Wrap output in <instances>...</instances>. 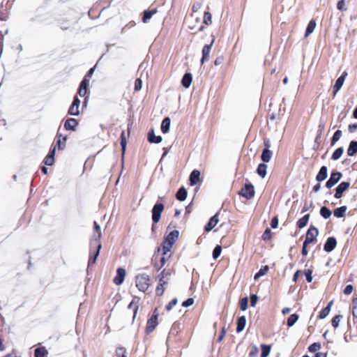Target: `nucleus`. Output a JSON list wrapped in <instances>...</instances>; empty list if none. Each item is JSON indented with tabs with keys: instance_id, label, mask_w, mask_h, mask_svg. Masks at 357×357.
Returning <instances> with one entry per match:
<instances>
[{
	"instance_id": "f257e3e1",
	"label": "nucleus",
	"mask_w": 357,
	"mask_h": 357,
	"mask_svg": "<svg viewBox=\"0 0 357 357\" xmlns=\"http://www.w3.org/2000/svg\"><path fill=\"white\" fill-rule=\"evenodd\" d=\"M179 232L178 230L172 231L165 238L162 243V251L166 255L169 252L172 248L173 245L175 243L178 238Z\"/></svg>"
},
{
	"instance_id": "f03ea898",
	"label": "nucleus",
	"mask_w": 357,
	"mask_h": 357,
	"mask_svg": "<svg viewBox=\"0 0 357 357\" xmlns=\"http://www.w3.org/2000/svg\"><path fill=\"white\" fill-rule=\"evenodd\" d=\"M150 285V279L148 275L142 274L136 277V287L141 291H146Z\"/></svg>"
},
{
	"instance_id": "7ed1b4c3",
	"label": "nucleus",
	"mask_w": 357,
	"mask_h": 357,
	"mask_svg": "<svg viewBox=\"0 0 357 357\" xmlns=\"http://www.w3.org/2000/svg\"><path fill=\"white\" fill-rule=\"evenodd\" d=\"M319 235V230L314 226L311 225L307 229L304 243L307 244L314 243L317 241V237Z\"/></svg>"
},
{
	"instance_id": "20e7f679",
	"label": "nucleus",
	"mask_w": 357,
	"mask_h": 357,
	"mask_svg": "<svg viewBox=\"0 0 357 357\" xmlns=\"http://www.w3.org/2000/svg\"><path fill=\"white\" fill-rule=\"evenodd\" d=\"M255 194V188L254 185L251 183H245V185L238 192L239 195L246 198L247 199H250L254 197Z\"/></svg>"
},
{
	"instance_id": "39448f33",
	"label": "nucleus",
	"mask_w": 357,
	"mask_h": 357,
	"mask_svg": "<svg viewBox=\"0 0 357 357\" xmlns=\"http://www.w3.org/2000/svg\"><path fill=\"white\" fill-rule=\"evenodd\" d=\"M264 149L262 151L261 158L264 162H268L272 157L273 153L269 150L271 144L270 141L268 139H264Z\"/></svg>"
},
{
	"instance_id": "423d86ee",
	"label": "nucleus",
	"mask_w": 357,
	"mask_h": 357,
	"mask_svg": "<svg viewBox=\"0 0 357 357\" xmlns=\"http://www.w3.org/2000/svg\"><path fill=\"white\" fill-rule=\"evenodd\" d=\"M156 328V308L153 310L151 317L148 320L146 327V335L153 333Z\"/></svg>"
},
{
	"instance_id": "0eeeda50",
	"label": "nucleus",
	"mask_w": 357,
	"mask_h": 357,
	"mask_svg": "<svg viewBox=\"0 0 357 357\" xmlns=\"http://www.w3.org/2000/svg\"><path fill=\"white\" fill-rule=\"evenodd\" d=\"M342 174L340 172H332L329 179L326 183V187L327 188H331L341 179Z\"/></svg>"
},
{
	"instance_id": "6e6552de",
	"label": "nucleus",
	"mask_w": 357,
	"mask_h": 357,
	"mask_svg": "<svg viewBox=\"0 0 357 357\" xmlns=\"http://www.w3.org/2000/svg\"><path fill=\"white\" fill-rule=\"evenodd\" d=\"M350 187V183L343 181L340 183L335 188V192L334 197L337 199H340L343 196V193L347 191Z\"/></svg>"
},
{
	"instance_id": "1a4fd4ad",
	"label": "nucleus",
	"mask_w": 357,
	"mask_h": 357,
	"mask_svg": "<svg viewBox=\"0 0 357 357\" xmlns=\"http://www.w3.org/2000/svg\"><path fill=\"white\" fill-rule=\"evenodd\" d=\"M93 231H94V234L93 236V239L91 242V245H93V244L100 243L98 242V241L102 236L100 227L96 221H94V222H93Z\"/></svg>"
},
{
	"instance_id": "9d476101",
	"label": "nucleus",
	"mask_w": 357,
	"mask_h": 357,
	"mask_svg": "<svg viewBox=\"0 0 357 357\" xmlns=\"http://www.w3.org/2000/svg\"><path fill=\"white\" fill-rule=\"evenodd\" d=\"M215 39L213 38L210 44L205 45L203 47L202 53V56L201 59V63L203 64L205 61L208 60L209 59L210 52L211 51L212 46L213 45Z\"/></svg>"
},
{
	"instance_id": "9b49d317",
	"label": "nucleus",
	"mask_w": 357,
	"mask_h": 357,
	"mask_svg": "<svg viewBox=\"0 0 357 357\" xmlns=\"http://www.w3.org/2000/svg\"><path fill=\"white\" fill-rule=\"evenodd\" d=\"M126 270L123 268H118L116 270V275L114 277L113 282L116 285L121 284L126 277Z\"/></svg>"
},
{
	"instance_id": "f8f14e48",
	"label": "nucleus",
	"mask_w": 357,
	"mask_h": 357,
	"mask_svg": "<svg viewBox=\"0 0 357 357\" xmlns=\"http://www.w3.org/2000/svg\"><path fill=\"white\" fill-rule=\"evenodd\" d=\"M336 245H337V241H336L335 238L333 237V236L329 237L327 238V240L324 244V250L326 252H331L335 248Z\"/></svg>"
},
{
	"instance_id": "ddd939ff",
	"label": "nucleus",
	"mask_w": 357,
	"mask_h": 357,
	"mask_svg": "<svg viewBox=\"0 0 357 357\" xmlns=\"http://www.w3.org/2000/svg\"><path fill=\"white\" fill-rule=\"evenodd\" d=\"M347 76V73L346 71H344L342 74V75L337 79V80L333 86V96H335V94L337 93V91L341 89Z\"/></svg>"
},
{
	"instance_id": "4468645a",
	"label": "nucleus",
	"mask_w": 357,
	"mask_h": 357,
	"mask_svg": "<svg viewBox=\"0 0 357 357\" xmlns=\"http://www.w3.org/2000/svg\"><path fill=\"white\" fill-rule=\"evenodd\" d=\"M218 222V213H216L210 218L208 222L205 225L204 231L206 232H209L217 225Z\"/></svg>"
},
{
	"instance_id": "2eb2a0df",
	"label": "nucleus",
	"mask_w": 357,
	"mask_h": 357,
	"mask_svg": "<svg viewBox=\"0 0 357 357\" xmlns=\"http://www.w3.org/2000/svg\"><path fill=\"white\" fill-rule=\"evenodd\" d=\"M93 246H94V248H95V251H94L93 256H91L89 259V263H88L89 266H91L96 264V259L98 257L100 249L102 248V245L100 243L93 244V245H91V247H93Z\"/></svg>"
},
{
	"instance_id": "dca6fc26",
	"label": "nucleus",
	"mask_w": 357,
	"mask_h": 357,
	"mask_svg": "<svg viewBox=\"0 0 357 357\" xmlns=\"http://www.w3.org/2000/svg\"><path fill=\"white\" fill-rule=\"evenodd\" d=\"M200 172L199 170H193L190 175V182L191 185H197L199 182Z\"/></svg>"
},
{
	"instance_id": "f3484780",
	"label": "nucleus",
	"mask_w": 357,
	"mask_h": 357,
	"mask_svg": "<svg viewBox=\"0 0 357 357\" xmlns=\"http://www.w3.org/2000/svg\"><path fill=\"white\" fill-rule=\"evenodd\" d=\"M77 125V121L75 119L70 118L66 121L64 128L68 130H75Z\"/></svg>"
},
{
	"instance_id": "a211bd4d",
	"label": "nucleus",
	"mask_w": 357,
	"mask_h": 357,
	"mask_svg": "<svg viewBox=\"0 0 357 357\" xmlns=\"http://www.w3.org/2000/svg\"><path fill=\"white\" fill-rule=\"evenodd\" d=\"M327 171H328L327 167L322 166L320 168L319 172H318L317 175L316 176V180L318 182H321L324 180H325L327 177Z\"/></svg>"
},
{
	"instance_id": "6ab92c4d",
	"label": "nucleus",
	"mask_w": 357,
	"mask_h": 357,
	"mask_svg": "<svg viewBox=\"0 0 357 357\" xmlns=\"http://www.w3.org/2000/svg\"><path fill=\"white\" fill-rule=\"evenodd\" d=\"M236 332L241 333L245 328L246 324V318L245 316H241L237 319Z\"/></svg>"
},
{
	"instance_id": "aec40b11",
	"label": "nucleus",
	"mask_w": 357,
	"mask_h": 357,
	"mask_svg": "<svg viewBox=\"0 0 357 357\" xmlns=\"http://www.w3.org/2000/svg\"><path fill=\"white\" fill-rule=\"evenodd\" d=\"M192 74L190 73H187L183 75V77L182 78V80H181L182 85L185 88H188L192 83Z\"/></svg>"
},
{
	"instance_id": "412c9836",
	"label": "nucleus",
	"mask_w": 357,
	"mask_h": 357,
	"mask_svg": "<svg viewBox=\"0 0 357 357\" xmlns=\"http://www.w3.org/2000/svg\"><path fill=\"white\" fill-rule=\"evenodd\" d=\"M333 303V301H330V302L328 303L327 306H326V307H324V309L320 312V313H319V316H318V318H319V319H323L326 318V317L328 315V314H329V312H330V311H331V306H332Z\"/></svg>"
},
{
	"instance_id": "4be33fe9",
	"label": "nucleus",
	"mask_w": 357,
	"mask_h": 357,
	"mask_svg": "<svg viewBox=\"0 0 357 357\" xmlns=\"http://www.w3.org/2000/svg\"><path fill=\"white\" fill-rule=\"evenodd\" d=\"M170 123H171V119L169 117H166L163 119V121H162V123H161V127H160L161 131L163 133H167L169 132V127H170Z\"/></svg>"
},
{
	"instance_id": "5701e85b",
	"label": "nucleus",
	"mask_w": 357,
	"mask_h": 357,
	"mask_svg": "<svg viewBox=\"0 0 357 357\" xmlns=\"http://www.w3.org/2000/svg\"><path fill=\"white\" fill-rule=\"evenodd\" d=\"M156 13V9L153 8L151 10H145L142 17V22L147 23L149 20L152 17L153 15Z\"/></svg>"
},
{
	"instance_id": "b1692460",
	"label": "nucleus",
	"mask_w": 357,
	"mask_h": 357,
	"mask_svg": "<svg viewBox=\"0 0 357 357\" xmlns=\"http://www.w3.org/2000/svg\"><path fill=\"white\" fill-rule=\"evenodd\" d=\"M347 210V207L346 206H342L335 208L333 211V214L336 218H343L345 216Z\"/></svg>"
},
{
	"instance_id": "393cba45",
	"label": "nucleus",
	"mask_w": 357,
	"mask_h": 357,
	"mask_svg": "<svg viewBox=\"0 0 357 357\" xmlns=\"http://www.w3.org/2000/svg\"><path fill=\"white\" fill-rule=\"evenodd\" d=\"M357 153V141H351L347 149V154L349 156H353Z\"/></svg>"
},
{
	"instance_id": "a878e982",
	"label": "nucleus",
	"mask_w": 357,
	"mask_h": 357,
	"mask_svg": "<svg viewBox=\"0 0 357 357\" xmlns=\"http://www.w3.org/2000/svg\"><path fill=\"white\" fill-rule=\"evenodd\" d=\"M309 218H310V214L305 215L303 217H302L297 221V222H296L297 227L299 229H302L304 227H305L309 221Z\"/></svg>"
},
{
	"instance_id": "bb28decb",
	"label": "nucleus",
	"mask_w": 357,
	"mask_h": 357,
	"mask_svg": "<svg viewBox=\"0 0 357 357\" xmlns=\"http://www.w3.org/2000/svg\"><path fill=\"white\" fill-rule=\"evenodd\" d=\"M176 197L179 201H184L187 197V191L185 188L181 187L176 194Z\"/></svg>"
},
{
	"instance_id": "cd10ccee",
	"label": "nucleus",
	"mask_w": 357,
	"mask_h": 357,
	"mask_svg": "<svg viewBox=\"0 0 357 357\" xmlns=\"http://www.w3.org/2000/svg\"><path fill=\"white\" fill-rule=\"evenodd\" d=\"M267 165L265 163H260L257 169V174L262 178L266 175Z\"/></svg>"
},
{
	"instance_id": "c85d7f7f",
	"label": "nucleus",
	"mask_w": 357,
	"mask_h": 357,
	"mask_svg": "<svg viewBox=\"0 0 357 357\" xmlns=\"http://www.w3.org/2000/svg\"><path fill=\"white\" fill-rule=\"evenodd\" d=\"M261 357H268L271 350V345L262 344H261Z\"/></svg>"
},
{
	"instance_id": "c756f323",
	"label": "nucleus",
	"mask_w": 357,
	"mask_h": 357,
	"mask_svg": "<svg viewBox=\"0 0 357 357\" xmlns=\"http://www.w3.org/2000/svg\"><path fill=\"white\" fill-rule=\"evenodd\" d=\"M315 26H316L315 20H310L307 24L305 36L307 37L310 33H312L314 31Z\"/></svg>"
},
{
	"instance_id": "7c9ffc66",
	"label": "nucleus",
	"mask_w": 357,
	"mask_h": 357,
	"mask_svg": "<svg viewBox=\"0 0 357 357\" xmlns=\"http://www.w3.org/2000/svg\"><path fill=\"white\" fill-rule=\"evenodd\" d=\"M299 316L297 314H291L287 321V325L288 327H291L298 321Z\"/></svg>"
},
{
	"instance_id": "2f4dec72",
	"label": "nucleus",
	"mask_w": 357,
	"mask_h": 357,
	"mask_svg": "<svg viewBox=\"0 0 357 357\" xmlns=\"http://www.w3.org/2000/svg\"><path fill=\"white\" fill-rule=\"evenodd\" d=\"M351 310L354 322L357 321V297L353 298L352 299Z\"/></svg>"
},
{
	"instance_id": "473e14b6",
	"label": "nucleus",
	"mask_w": 357,
	"mask_h": 357,
	"mask_svg": "<svg viewBox=\"0 0 357 357\" xmlns=\"http://www.w3.org/2000/svg\"><path fill=\"white\" fill-rule=\"evenodd\" d=\"M269 270L268 266L266 265L264 266H262L259 271L255 274L254 278L255 280L259 279L260 277L266 275Z\"/></svg>"
},
{
	"instance_id": "72a5a7b5",
	"label": "nucleus",
	"mask_w": 357,
	"mask_h": 357,
	"mask_svg": "<svg viewBox=\"0 0 357 357\" xmlns=\"http://www.w3.org/2000/svg\"><path fill=\"white\" fill-rule=\"evenodd\" d=\"M126 144H127V142H126V133H125V131H123L121 135V146L122 148V156L123 157L126 152Z\"/></svg>"
},
{
	"instance_id": "f704fd0d",
	"label": "nucleus",
	"mask_w": 357,
	"mask_h": 357,
	"mask_svg": "<svg viewBox=\"0 0 357 357\" xmlns=\"http://www.w3.org/2000/svg\"><path fill=\"white\" fill-rule=\"evenodd\" d=\"M320 214L324 219H328L331 215V211L326 206H322L320 209Z\"/></svg>"
},
{
	"instance_id": "c9c22d12",
	"label": "nucleus",
	"mask_w": 357,
	"mask_h": 357,
	"mask_svg": "<svg viewBox=\"0 0 357 357\" xmlns=\"http://www.w3.org/2000/svg\"><path fill=\"white\" fill-rule=\"evenodd\" d=\"M344 149L342 147L337 148L333 153L331 158L333 160H338L342 155Z\"/></svg>"
},
{
	"instance_id": "e433bc0d",
	"label": "nucleus",
	"mask_w": 357,
	"mask_h": 357,
	"mask_svg": "<svg viewBox=\"0 0 357 357\" xmlns=\"http://www.w3.org/2000/svg\"><path fill=\"white\" fill-rule=\"evenodd\" d=\"M47 354V351L44 347H39L35 350V357H45Z\"/></svg>"
},
{
	"instance_id": "4c0bfd02",
	"label": "nucleus",
	"mask_w": 357,
	"mask_h": 357,
	"mask_svg": "<svg viewBox=\"0 0 357 357\" xmlns=\"http://www.w3.org/2000/svg\"><path fill=\"white\" fill-rule=\"evenodd\" d=\"M203 23H204L206 25H209L212 23V15L210 12H204Z\"/></svg>"
},
{
	"instance_id": "58836bf2",
	"label": "nucleus",
	"mask_w": 357,
	"mask_h": 357,
	"mask_svg": "<svg viewBox=\"0 0 357 357\" xmlns=\"http://www.w3.org/2000/svg\"><path fill=\"white\" fill-rule=\"evenodd\" d=\"M128 308L133 310V319H135L138 310L137 303L132 300L128 305Z\"/></svg>"
},
{
	"instance_id": "ea45409f",
	"label": "nucleus",
	"mask_w": 357,
	"mask_h": 357,
	"mask_svg": "<svg viewBox=\"0 0 357 357\" xmlns=\"http://www.w3.org/2000/svg\"><path fill=\"white\" fill-rule=\"evenodd\" d=\"M68 114L72 116H77L79 114V106L71 105L69 109Z\"/></svg>"
},
{
	"instance_id": "a19ab883",
	"label": "nucleus",
	"mask_w": 357,
	"mask_h": 357,
	"mask_svg": "<svg viewBox=\"0 0 357 357\" xmlns=\"http://www.w3.org/2000/svg\"><path fill=\"white\" fill-rule=\"evenodd\" d=\"M342 318V316L340 314L335 315L331 320V324L334 328H336L339 326V323Z\"/></svg>"
},
{
	"instance_id": "79ce46f5",
	"label": "nucleus",
	"mask_w": 357,
	"mask_h": 357,
	"mask_svg": "<svg viewBox=\"0 0 357 357\" xmlns=\"http://www.w3.org/2000/svg\"><path fill=\"white\" fill-rule=\"evenodd\" d=\"M148 140L150 143H156V135L153 128H151L148 133Z\"/></svg>"
},
{
	"instance_id": "37998d69",
	"label": "nucleus",
	"mask_w": 357,
	"mask_h": 357,
	"mask_svg": "<svg viewBox=\"0 0 357 357\" xmlns=\"http://www.w3.org/2000/svg\"><path fill=\"white\" fill-rule=\"evenodd\" d=\"M222 247L221 245H217L213 251V257L216 259L219 257L221 254Z\"/></svg>"
},
{
	"instance_id": "c03bdc74",
	"label": "nucleus",
	"mask_w": 357,
	"mask_h": 357,
	"mask_svg": "<svg viewBox=\"0 0 357 357\" xmlns=\"http://www.w3.org/2000/svg\"><path fill=\"white\" fill-rule=\"evenodd\" d=\"M342 136V131L337 130L335 132L332 139H331V144H334L336 142H337Z\"/></svg>"
},
{
	"instance_id": "a18cd8bd",
	"label": "nucleus",
	"mask_w": 357,
	"mask_h": 357,
	"mask_svg": "<svg viewBox=\"0 0 357 357\" xmlns=\"http://www.w3.org/2000/svg\"><path fill=\"white\" fill-rule=\"evenodd\" d=\"M248 299L247 297H244L240 300L239 304L241 310L244 311L248 308Z\"/></svg>"
},
{
	"instance_id": "49530a36",
	"label": "nucleus",
	"mask_w": 357,
	"mask_h": 357,
	"mask_svg": "<svg viewBox=\"0 0 357 357\" xmlns=\"http://www.w3.org/2000/svg\"><path fill=\"white\" fill-rule=\"evenodd\" d=\"M67 137H63L61 139V135H59V139L57 141V145L59 149H63L65 147V144L66 142Z\"/></svg>"
},
{
	"instance_id": "de8ad7c7",
	"label": "nucleus",
	"mask_w": 357,
	"mask_h": 357,
	"mask_svg": "<svg viewBox=\"0 0 357 357\" xmlns=\"http://www.w3.org/2000/svg\"><path fill=\"white\" fill-rule=\"evenodd\" d=\"M264 241H268L271 238V231L269 228H266L261 236Z\"/></svg>"
},
{
	"instance_id": "09e8293b",
	"label": "nucleus",
	"mask_w": 357,
	"mask_h": 357,
	"mask_svg": "<svg viewBox=\"0 0 357 357\" xmlns=\"http://www.w3.org/2000/svg\"><path fill=\"white\" fill-rule=\"evenodd\" d=\"M116 354L117 357H127L126 351L123 347H119L116 351Z\"/></svg>"
},
{
	"instance_id": "8fccbe9b",
	"label": "nucleus",
	"mask_w": 357,
	"mask_h": 357,
	"mask_svg": "<svg viewBox=\"0 0 357 357\" xmlns=\"http://www.w3.org/2000/svg\"><path fill=\"white\" fill-rule=\"evenodd\" d=\"M321 348V344L319 342H314L313 344H312L309 347H308V350L310 352H315L317 351V350L320 349Z\"/></svg>"
},
{
	"instance_id": "3c124183",
	"label": "nucleus",
	"mask_w": 357,
	"mask_h": 357,
	"mask_svg": "<svg viewBox=\"0 0 357 357\" xmlns=\"http://www.w3.org/2000/svg\"><path fill=\"white\" fill-rule=\"evenodd\" d=\"M152 220L153 222V225L152 226V231L155 230V224L156 223V204L153 206L152 208Z\"/></svg>"
},
{
	"instance_id": "603ef678",
	"label": "nucleus",
	"mask_w": 357,
	"mask_h": 357,
	"mask_svg": "<svg viewBox=\"0 0 357 357\" xmlns=\"http://www.w3.org/2000/svg\"><path fill=\"white\" fill-rule=\"evenodd\" d=\"M337 8L341 11L347 10V8L345 6V1L340 0L337 3Z\"/></svg>"
},
{
	"instance_id": "864d4df0",
	"label": "nucleus",
	"mask_w": 357,
	"mask_h": 357,
	"mask_svg": "<svg viewBox=\"0 0 357 357\" xmlns=\"http://www.w3.org/2000/svg\"><path fill=\"white\" fill-rule=\"evenodd\" d=\"M8 18V13L6 9H1L0 10V20L2 21H6Z\"/></svg>"
},
{
	"instance_id": "5fc2aeb1",
	"label": "nucleus",
	"mask_w": 357,
	"mask_h": 357,
	"mask_svg": "<svg viewBox=\"0 0 357 357\" xmlns=\"http://www.w3.org/2000/svg\"><path fill=\"white\" fill-rule=\"evenodd\" d=\"M44 162L46 165L51 166L54 162V158L52 155H47L45 158Z\"/></svg>"
},
{
	"instance_id": "6e6d98bb",
	"label": "nucleus",
	"mask_w": 357,
	"mask_h": 357,
	"mask_svg": "<svg viewBox=\"0 0 357 357\" xmlns=\"http://www.w3.org/2000/svg\"><path fill=\"white\" fill-rule=\"evenodd\" d=\"M226 333H227V330H226L225 327L224 326L221 329L220 335L217 339V342H221L222 341V340L224 339V337L226 335Z\"/></svg>"
},
{
	"instance_id": "4d7b16f0",
	"label": "nucleus",
	"mask_w": 357,
	"mask_h": 357,
	"mask_svg": "<svg viewBox=\"0 0 357 357\" xmlns=\"http://www.w3.org/2000/svg\"><path fill=\"white\" fill-rule=\"evenodd\" d=\"M259 352L258 348L255 345H252L251 347L250 351L249 352V356L250 357H254L257 355Z\"/></svg>"
},
{
	"instance_id": "13d9d810",
	"label": "nucleus",
	"mask_w": 357,
	"mask_h": 357,
	"mask_svg": "<svg viewBox=\"0 0 357 357\" xmlns=\"http://www.w3.org/2000/svg\"><path fill=\"white\" fill-rule=\"evenodd\" d=\"M188 28L191 30H195V31H199L204 29V26L200 24L199 26L196 27L194 24H191V22H189Z\"/></svg>"
},
{
	"instance_id": "bf43d9fd",
	"label": "nucleus",
	"mask_w": 357,
	"mask_h": 357,
	"mask_svg": "<svg viewBox=\"0 0 357 357\" xmlns=\"http://www.w3.org/2000/svg\"><path fill=\"white\" fill-rule=\"evenodd\" d=\"M304 273L306 277V280L308 282H311L312 280V271L310 269L305 270Z\"/></svg>"
},
{
	"instance_id": "052dcab7",
	"label": "nucleus",
	"mask_w": 357,
	"mask_h": 357,
	"mask_svg": "<svg viewBox=\"0 0 357 357\" xmlns=\"http://www.w3.org/2000/svg\"><path fill=\"white\" fill-rule=\"evenodd\" d=\"M142 82L140 78H137L135 82V91H138L141 90Z\"/></svg>"
},
{
	"instance_id": "680f3d73",
	"label": "nucleus",
	"mask_w": 357,
	"mask_h": 357,
	"mask_svg": "<svg viewBox=\"0 0 357 357\" xmlns=\"http://www.w3.org/2000/svg\"><path fill=\"white\" fill-rule=\"evenodd\" d=\"M177 303V299L174 298L172 299L167 305H166V310L167 311H169L172 309V307L176 305Z\"/></svg>"
},
{
	"instance_id": "e2e57ef3",
	"label": "nucleus",
	"mask_w": 357,
	"mask_h": 357,
	"mask_svg": "<svg viewBox=\"0 0 357 357\" xmlns=\"http://www.w3.org/2000/svg\"><path fill=\"white\" fill-rule=\"evenodd\" d=\"M257 301H258V297L256 294L250 295V305L252 307H255L256 305Z\"/></svg>"
},
{
	"instance_id": "0e129e2a",
	"label": "nucleus",
	"mask_w": 357,
	"mask_h": 357,
	"mask_svg": "<svg viewBox=\"0 0 357 357\" xmlns=\"http://www.w3.org/2000/svg\"><path fill=\"white\" fill-rule=\"evenodd\" d=\"M353 290H354L353 286L351 284H348L345 287L343 292L346 295H349L352 293Z\"/></svg>"
},
{
	"instance_id": "69168bd1",
	"label": "nucleus",
	"mask_w": 357,
	"mask_h": 357,
	"mask_svg": "<svg viewBox=\"0 0 357 357\" xmlns=\"http://www.w3.org/2000/svg\"><path fill=\"white\" fill-rule=\"evenodd\" d=\"M170 254L167 252L166 255L162 253V257L160 259L161 266H164L166 261L170 257Z\"/></svg>"
},
{
	"instance_id": "338daca9",
	"label": "nucleus",
	"mask_w": 357,
	"mask_h": 357,
	"mask_svg": "<svg viewBox=\"0 0 357 357\" xmlns=\"http://www.w3.org/2000/svg\"><path fill=\"white\" fill-rule=\"evenodd\" d=\"M194 303V299L192 298H189L182 303V306L188 307L192 305Z\"/></svg>"
},
{
	"instance_id": "774afa93",
	"label": "nucleus",
	"mask_w": 357,
	"mask_h": 357,
	"mask_svg": "<svg viewBox=\"0 0 357 357\" xmlns=\"http://www.w3.org/2000/svg\"><path fill=\"white\" fill-rule=\"evenodd\" d=\"M278 225V216H275L272 218L271 222V226L272 228L275 229Z\"/></svg>"
}]
</instances>
